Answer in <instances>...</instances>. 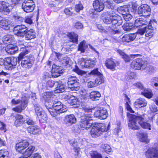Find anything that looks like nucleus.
I'll use <instances>...</instances> for the list:
<instances>
[{"mask_svg": "<svg viewBox=\"0 0 158 158\" xmlns=\"http://www.w3.org/2000/svg\"><path fill=\"white\" fill-rule=\"evenodd\" d=\"M152 21H151L147 27L139 30L136 33L124 35L122 38V41L126 42L132 41L136 38L137 34L143 35L144 33L146 37H149V38H151L152 35V33L153 31V27L152 26Z\"/></svg>", "mask_w": 158, "mask_h": 158, "instance_id": "nucleus-1", "label": "nucleus"}, {"mask_svg": "<svg viewBox=\"0 0 158 158\" xmlns=\"http://www.w3.org/2000/svg\"><path fill=\"white\" fill-rule=\"evenodd\" d=\"M83 110L85 112L88 113L81 117L80 125L82 130H87L90 128L93 123V115L90 113L92 112V109L85 107L83 108Z\"/></svg>", "mask_w": 158, "mask_h": 158, "instance_id": "nucleus-2", "label": "nucleus"}, {"mask_svg": "<svg viewBox=\"0 0 158 158\" xmlns=\"http://www.w3.org/2000/svg\"><path fill=\"white\" fill-rule=\"evenodd\" d=\"M29 95L26 93L22 95L21 99H13L11 101L12 105H18L15 107L12 108V110L16 112L20 113L27 106Z\"/></svg>", "mask_w": 158, "mask_h": 158, "instance_id": "nucleus-3", "label": "nucleus"}, {"mask_svg": "<svg viewBox=\"0 0 158 158\" xmlns=\"http://www.w3.org/2000/svg\"><path fill=\"white\" fill-rule=\"evenodd\" d=\"M28 53V51L26 49L21 52L19 55L18 59L19 60H22L21 65L23 67L26 68H30L33 64L34 58L31 55L25 56Z\"/></svg>", "mask_w": 158, "mask_h": 158, "instance_id": "nucleus-4", "label": "nucleus"}, {"mask_svg": "<svg viewBox=\"0 0 158 158\" xmlns=\"http://www.w3.org/2000/svg\"><path fill=\"white\" fill-rule=\"evenodd\" d=\"M43 98L45 100L46 103H45V106L48 109L50 114L53 117H55L57 115L58 113H59L57 111L54 110V109L50 108L47 107V102H52L54 99L55 96L53 95L52 93L51 92H48L44 93L42 94Z\"/></svg>", "mask_w": 158, "mask_h": 158, "instance_id": "nucleus-5", "label": "nucleus"}, {"mask_svg": "<svg viewBox=\"0 0 158 158\" xmlns=\"http://www.w3.org/2000/svg\"><path fill=\"white\" fill-rule=\"evenodd\" d=\"M103 22L106 24H109L112 23L113 25H120L122 23V19L120 16L115 13H110L106 18L104 19Z\"/></svg>", "mask_w": 158, "mask_h": 158, "instance_id": "nucleus-6", "label": "nucleus"}, {"mask_svg": "<svg viewBox=\"0 0 158 158\" xmlns=\"http://www.w3.org/2000/svg\"><path fill=\"white\" fill-rule=\"evenodd\" d=\"M147 62L141 59L137 58L134 60L131 64V67L137 70H143L146 68Z\"/></svg>", "mask_w": 158, "mask_h": 158, "instance_id": "nucleus-7", "label": "nucleus"}, {"mask_svg": "<svg viewBox=\"0 0 158 158\" xmlns=\"http://www.w3.org/2000/svg\"><path fill=\"white\" fill-rule=\"evenodd\" d=\"M35 112L39 118L40 122L44 123L47 119V116L46 113L43 109L38 105L34 106Z\"/></svg>", "mask_w": 158, "mask_h": 158, "instance_id": "nucleus-8", "label": "nucleus"}, {"mask_svg": "<svg viewBox=\"0 0 158 158\" xmlns=\"http://www.w3.org/2000/svg\"><path fill=\"white\" fill-rule=\"evenodd\" d=\"M127 116L130 118L129 123L128 124L129 127L134 130L139 129V127L138 124L139 120L137 118L138 116H136L128 113Z\"/></svg>", "mask_w": 158, "mask_h": 158, "instance_id": "nucleus-9", "label": "nucleus"}, {"mask_svg": "<svg viewBox=\"0 0 158 158\" xmlns=\"http://www.w3.org/2000/svg\"><path fill=\"white\" fill-rule=\"evenodd\" d=\"M35 7V3L33 0H25L22 4L23 9L27 13L32 11Z\"/></svg>", "mask_w": 158, "mask_h": 158, "instance_id": "nucleus-10", "label": "nucleus"}, {"mask_svg": "<svg viewBox=\"0 0 158 158\" xmlns=\"http://www.w3.org/2000/svg\"><path fill=\"white\" fill-rule=\"evenodd\" d=\"M20 43L22 44V43L20 42L19 44V46L13 45L12 44H9L5 48L6 51L7 53L13 55L15 54L18 50L20 48L21 49H23L22 51H23L25 48H24L25 46L23 44H20Z\"/></svg>", "mask_w": 158, "mask_h": 158, "instance_id": "nucleus-11", "label": "nucleus"}, {"mask_svg": "<svg viewBox=\"0 0 158 158\" xmlns=\"http://www.w3.org/2000/svg\"><path fill=\"white\" fill-rule=\"evenodd\" d=\"M17 62L16 58L13 57L5 58V67L7 69L11 70L16 66Z\"/></svg>", "mask_w": 158, "mask_h": 158, "instance_id": "nucleus-12", "label": "nucleus"}, {"mask_svg": "<svg viewBox=\"0 0 158 158\" xmlns=\"http://www.w3.org/2000/svg\"><path fill=\"white\" fill-rule=\"evenodd\" d=\"M27 29L25 25H17L14 27L13 32L17 36L23 37L25 35Z\"/></svg>", "mask_w": 158, "mask_h": 158, "instance_id": "nucleus-13", "label": "nucleus"}, {"mask_svg": "<svg viewBox=\"0 0 158 158\" xmlns=\"http://www.w3.org/2000/svg\"><path fill=\"white\" fill-rule=\"evenodd\" d=\"M151 9L147 4H143L138 8V14L140 16L144 17L149 16L151 13Z\"/></svg>", "mask_w": 158, "mask_h": 158, "instance_id": "nucleus-14", "label": "nucleus"}, {"mask_svg": "<svg viewBox=\"0 0 158 158\" xmlns=\"http://www.w3.org/2000/svg\"><path fill=\"white\" fill-rule=\"evenodd\" d=\"M145 114L142 115H139L137 118L139 120L138 123L140 126L143 128L148 129L150 130H151L150 124L147 122L146 121V116Z\"/></svg>", "mask_w": 158, "mask_h": 158, "instance_id": "nucleus-15", "label": "nucleus"}, {"mask_svg": "<svg viewBox=\"0 0 158 158\" xmlns=\"http://www.w3.org/2000/svg\"><path fill=\"white\" fill-rule=\"evenodd\" d=\"M89 74L97 75V77L95 81L97 85L101 84L104 82V78L103 75L98 71V69H96L91 71Z\"/></svg>", "mask_w": 158, "mask_h": 158, "instance_id": "nucleus-16", "label": "nucleus"}, {"mask_svg": "<svg viewBox=\"0 0 158 158\" xmlns=\"http://www.w3.org/2000/svg\"><path fill=\"white\" fill-rule=\"evenodd\" d=\"M52 107L60 113H64L67 110L65 106L63 105L60 101L57 100L53 102Z\"/></svg>", "mask_w": 158, "mask_h": 158, "instance_id": "nucleus-17", "label": "nucleus"}, {"mask_svg": "<svg viewBox=\"0 0 158 158\" xmlns=\"http://www.w3.org/2000/svg\"><path fill=\"white\" fill-rule=\"evenodd\" d=\"M105 65L107 68L114 71L115 67L119 65V62L112 58L108 59L105 63Z\"/></svg>", "mask_w": 158, "mask_h": 158, "instance_id": "nucleus-18", "label": "nucleus"}, {"mask_svg": "<svg viewBox=\"0 0 158 158\" xmlns=\"http://www.w3.org/2000/svg\"><path fill=\"white\" fill-rule=\"evenodd\" d=\"M108 113L106 109L98 110L95 111L94 116L99 119H105L107 117Z\"/></svg>", "mask_w": 158, "mask_h": 158, "instance_id": "nucleus-19", "label": "nucleus"}, {"mask_svg": "<svg viewBox=\"0 0 158 158\" xmlns=\"http://www.w3.org/2000/svg\"><path fill=\"white\" fill-rule=\"evenodd\" d=\"M11 9V6L8 3L3 1L0 2V12L7 14L10 11Z\"/></svg>", "mask_w": 158, "mask_h": 158, "instance_id": "nucleus-20", "label": "nucleus"}, {"mask_svg": "<svg viewBox=\"0 0 158 158\" xmlns=\"http://www.w3.org/2000/svg\"><path fill=\"white\" fill-rule=\"evenodd\" d=\"M29 144L28 142L26 140H22L16 145L15 148L16 150L19 152L26 148Z\"/></svg>", "mask_w": 158, "mask_h": 158, "instance_id": "nucleus-21", "label": "nucleus"}, {"mask_svg": "<svg viewBox=\"0 0 158 158\" xmlns=\"http://www.w3.org/2000/svg\"><path fill=\"white\" fill-rule=\"evenodd\" d=\"M62 72L61 67L55 64L53 65L51 70L52 76L54 77H58L60 76V74Z\"/></svg>", "mask_w": 158, "mask_h": 158, "instance_id": "nucleus-22", "label": "nucleus"}, {"mask_svg": "<svg viewBox=\"0 0 158 158\" xmlns=\"http://www.w3.org/2000/svg\"><path fill=\"white\" fill-rule=\"evenodd\" d=\"M146 155L148 158H158V149L149 148L146 152Z\"/></svg>", "mask_w": 158, "mask_h": 158, "instance_id": "nucleus-23", "label": "nucleus"}, {"mask_svg": "<svg viewBox=\"0 0 158 158\" xmlns=\"http://www.w3.org/2000/svg\"><path fill=\"white\" fill-rule=\"evenodd\" d=\"M93 6L94 10L98 12L102 11L104 8V4L101 0H95L94 1Z\"/></svg>", "mask_w": 158, "mask_h": 158, "instance_id": "nucleus-24", "label": "nucleus"}, {"mask_svg": "<svg viewBox=\"0 0 158 158\" xmlns=\"http://www.w3.org/2000/svg\"><path fill=\"white\" fill-rule=\"evenodd\" d=\"M117 52L122 57L124 60L127 62H129L130 61L131 58H134L137 57L139 55L138 54L135 55L132 54L130 56H129L126 55L124 52L119 49L117 50Z\"/></svg>", "mask_w": 158, "mask_h": 158, "instance_id": "nucleus-25", "label": "nucleus"}, {"mask_svg": "<svg viewBox=\"0 0 158 158\" xmlns=\"http://www.w3.org/2000/svg\"><path fill=\"white\" fill-rule=\"evenodd\" d=\"M147 102L143 98L137 99L134 103V106L137 108H142L146 106Z\"/></svg>", "mask_w": 158, "mask_h": 158, "instance_id": "nucleus-26", "label": "nucleus"}, {"mask_svg": "<svg viewBox=\"0 0 158 158\" xmlns=\"http://www.w3.org/2000/svg\"><path fill=\"white\" fill-rule=\"evenodd\" d=\"M90 134L92 137L96 138L100 136L102 133V131L98 127L97 124L93 126L91 130Z\"/></svg>", "mask_w": 158, "mask_h": 158, "instance_id": "nucleus-27", "label": "nucleus"}, {"mask_svg": "<svg viewBox=\"0 0 158 158\" xmlns=\"http://www.w3.org/2000/svg\"><path fill=\"white\" fill-rule=\"evenodd\" d=\"M15 120L14 124L16 127L21 126L24 124L25 120L23 119V117L22 115L17 114L15 116Z\"/></svg>", "mask_w": 158, "mask_h": 158, "instance_id": "nucleus-28", "label": "nucleus"}, {"mask_svg": "<svg viewBox=\"0 0 158 158\" xmlns=\"http://www.w3.org/2000/svg\"><path fill=\"white\" fill-rule=\"evenodd\" d=\"M139 140L142 142L148 143L149 142L148 139V134L145 132H139L137 135Z\"/></svg>", "mask_w": 158, "mask_h": 158, "instance_id": "nucleus-29", "label": "nucleus"}, {"mask_svg": "<svg viewBox=\"0 0 158 158\" xmlns=\"http://www.w3.org/2000/svg\"><path fill=\"white\" fill-rule=\"evenodd\" d=\"M55 85H57V87L55 88V90H54L55 93H59L64 91V85L62 84L61 81L55 82Z\"/></svg>", "mask_w": 158, "mask_h": 158, "instance_id": "nucleus-30", "label": "nucleus"}, {"mask_svg": "<svg viewBox=\"0 0 158 158\" xmlns=\"http://www.w3.org/2000/svg\"><path fill=\"white\" fill-rule=\"evenodd\" d=\"M25 39L26 40H30L36 37V33L34 30L32 29L27 30L25 35Z\"/></svg>", "mask_w": 158, "mask_h": 158, "instance_id": "nucleus-31", "label": "nucleus"}, {"mask_svg": "<svg viewBox=\"0 0 158 158\" xmlns=\"http://www.w3.org/2000/svg\"><path fill=\"white\" fill-rule=\"evenodd\" d=\"M11 26L10 21L7 19H2L0 21V27L5 30L9 29Z\"/></svg>", "mask_w": 158, "mask_h": 158, "instance_id": "nucleus-32", "label": "nucleus"}, {"mask_svg": "<svg viewBox=\"0 0 158 158\" xmlns=\"http://www.w3.org/2000/svg\"><path fill=\"white\" fill-rule=\"evenodd\" d=\"M76 122V118L73 114L67 115L65 117V122L66 124L71 125L75 123Z\"/></svg>", "mask_w": 158, "mask_h": 158, "instance_id": "nucleus-33", "label": "nucleus"}, {"mask_svg": "<svg viewBox=\"0 0 158 158\" xmlns=\"http://www.w3.org/2000/svg\"><path fill=\"white\" fill-rule=\"evenodd\" d=\"M147 21L142 18L137 19L135 21L134 26L135 27H139L148 24Z\"/></svg>", "mask_w": 158, "mask_h": 158, "instance_id": "nucleus-34", "label": "nucleus"}, {"mask_svg": "<svg viewBox=\"0 0 158 158\" xmlns=\"http://www.w3.org/2000/svg\"><path fill=\"white\" fill-rule=\"evenodd\" d=\"M27 130L28 132L34 135L39 134L40 132V130L38 127L34 125L29 126Z\"/></svg>", "mask_w": 158, "mask_h": 158, "instance_id": "nucleus-35", "label": "nucleus"}, {"mask_svg": "<svg viewBox=\"0 0 158 158\" xmlns=\"http://www.w3.org/2000/svg\"><path fill=\"white\" fill-rule=\"evenodd\" d=\"M97 125L100 129V131H102V134L104 132L107 131L110 128V123L108 124L100 123L97 124Z\"/></svg>", "mask_w": 158, "mask_h": 158, "instance_id": "nucleus-36", "label": "nucleus"}, {"mask_svg": "<svg viewBox=\"0 0 158 158\" xmlns=\"http://www.w3.org/2000/svg\"><path fill=\"white\" fill-rule=\"evenodd\" d=\"M89 96L90 98L93 101L98 100L101 96V94L99 92L95 91L91 92Z\"/></svg>", "mask_w": 158, "mask_h": 158, "instance_id": "nucleus-37", "label": "nucleus"}, {"mask_svg": "<svg viewBox=\"0 0 158 158\" xmlns=\"http://www.w3.org/2000/svg\"><path fill=\"white\" fill-rule=\"evenodd\" d=\"M35 149V147L32 146H29L25 152L23 153V154L25 157L27 158L31 155Z\"/></svg>", "mask_w": 158, "mask_h": 158, "instance_id": "nucleus-38", "label": "nucleus"}, {"mask_svg": "<svg viewBox=\"0 0 158 158\" xmlns=\"http://www.w3.org/2000/svg\"><path fill=\"white\" fill-rule=\"evenodd\" d=\"M141 94L148 98H151L153 96L151 90L149 89H145L143 91L141 92Z\"/></svg>", "mask_w": 158, "mask_h": 158, "instance_id": "nucleus-39", "label": "nucleus"}, {"mask_svg": "<svg viewBox=\"0 0 158 158\" xmlns=\"http://www.w3.org/2000/svg\"><path fill=\"white\" fill-rule=\"evenodd\" d=\"M135 27L132 23H126L123 26V29L126 31H129L133 30Z\"/></svg>", "mask_w": 158, "mask_h": 158, "instance_id": "nucleus-40", "label": "nucleus"}, {"mask_svg": "<svg viewBox=\"0 0 158 158\" xmlns=\"http://www.w3.org/2000/svg\"><path fill=\"white\" fill-rule=\"evenodd\" d=\"M68 36L70 40V41L74 43L77 42L78 35L74 32H71L69 33Z\"/></svg>", "mask_w": 158, "mask_h": 158, "instance_id": "nucleus-41", "label": "nucleus"}, {"mask_svg": "<svg viewBox=\"0 0 158 158\" xmlns=\"http://www.w3.org/2000/svg\"><path fill=\"white\" fill-rule=\"evenodd\" d=\"M13 38V36L12 35H7L3 37L2 38V41L4 44H10Z\"/></svg>", "mask_w": 158, "mask_h": 158, "instance_id": "nucleus-42", "label": "nucleus"}, {"mask_svg": "<svg viewBox=\"0 0 158 158\" xmlns=\"http://www.w3.org/2000/svg\"><path fill=\"white\" fill-rule=\"evenodd\" d=\"M118 12L123 15L129 12V10L126 6H123L118 8Z\"/></svg>", "mask_w": 158, "mask_h": 158, "instance_id": "nucleus-43", "label": "nucleus"}, {"mask_svg": "<svg viewBox=\"0 0 158 158\" xmlns=\"http://www.w3.org/2000/svg\"><path fill=\"white\" fill-rule=\"evenodd\" d=\"M80 88V84L78 82H77L72 85L69 86L68 89H69L72 91H76L79 90Z\"/></svg>", "mask_w": 158, "mask_h": 158, "instance_id": "nucleus-44", "label": "nucleus"}, {"mask_svg": "<svg viewBox=\"0 0 158 158\" xmlns=\"http://www.w3.org/2000/svg\"><path fill=\"white\" fill-rule=\"evenodd\" d=\"M125 101L126 102L125 104V106L127 110L128 111H129L131 113H134V111L132 110L130 106L129 105V104L130 102V99L127 96H126Z\"/></svg>", "mask_w": 158, "mask_h": 158, "instance_id": "nucleus-45", "label": "nucleus"}, {"mask_svg": "<svg viewBox=\"0 0 158 158\" xmlns=\"http://www.w3.org/2000/svg\"><path fill=\"white\" fill-rule=\"evenodd\" d=\"M87 47L88 46L86 44L85 41L83 40L79 45L78 50L81 51V52H84L85 50Z\"/></svg>", "mask_w": 158, "mask_h": 158, "instance_id": "nucleus-46", "label": "nucleus"}, {"mask_svg": "<svg viewBox=\"0 0 158 158\" xmlns=\"http://www.w3.org/2000/svg\"><path fill=\"white\" fill-rule=\"evenodd\" d=\"M78 81V79L76 77L74 76H71L69 77L68 78V86L70 85H72L73 84L77 82Z\"/></svg>", "mask_w": 158, "mask_h": 158, "instance_id": "nucleus-47", "label": "nucleus"}, {"mask_svg": "<svg viewBox=\"0 0 158 158\" xmlns=\"http://www.w3.org/2000/svg\"><path fill=\"white\" fill-rule=\"evenodd\" d=\"M136 77V73L131 71H128L126 75V78L128 80L135 79Z\"/></svg>", "mask_w": 158, "mask_h": 158, "instance_id": "nucleus-48", "label": "nucleus"}, {"mask_svg": "<svg viewBox=\"0 0 158 158\" xmlns=\"http://www.w3.org/2000/svg\"><path fill=\"white\" fill-rule=\"evenodd\" d=\"M64 97L65 99H68L69 100V103L70 102H71L72 101H73L74 99L77 98L76 97L69 93H68V94H65L64 95Z\"/></svg>", "mask_w": 158, "mask_h": 158, "instance_id": "nucleus-49", "label": "nucleus"}, {"mask_svg": "<svg viewBox=\"0 0 158 158\" xmlns=\"http://www.w3.org/2000/svg\"><path fill=\"white\" fill-rule=\"evenodd\" d=\"M96 59L93 60H87L86 64H88L87 68H92L96 65Z\"/></svg>", "mask_w": 158, "mask_h": 158, "instance_id": "nucleus-50", "label": "nucleus"}, {"mask_svg": "<svg viewBox=\"0 0 158 158\" xmlns=\"http://www.w3.org/2000/svg\"><path fill=\"white\" fill-rule=\"evenodd\" d=\"M87 60L83 58L80 60L79 63L82 68H87L88 64H86Z\"/></svg>", "mask_w": 158, "mask_h": 158, "instance_id": "nucleus-51", "label": "nucleus"}, {"mask_svg": "<svg viewBox=\"0 0 158 158\" xmlns=\"http://www.w3.org/2000/svg\"><path fill=\"white\" fill-rule=\"evenodd\" d=\"M73 70L75 72L79 75H84L86 73V72L80 69L77 65H75V68Z\"/></svg>", "mask_w": 158, "mask_h": 158, "instance_id": "nucleus-52", "label": "nucleus"}, {"mask_svg": "<svg viewBox=\"0 0 158 158\" xmlns=\"http://www.w3.org/2000/svg\"><path fill=\"white\" fill-rule=\"evenodd\" d=\"M105 5L108 8H112L113 5V0H102Z\"/></svg>", "mask_w": 158, "mask_h": 158, "instance_id": "nucleus-53", "label": "nucleus"}, {"mask_svg": "<svg viewBox=\"0 0 158 158\" xmlns=\"http://www.w3.org/2000/svg\"><path fill=\"white\" fill-rule=\"evenodd\" d=\"M70 143L74 147V151L78 153L80 150V148L79 147L77 146V143L74 141H71Z\"/></svg>", "mask_w": 158, "mask_h": 158, "instance_id": "nucleus-54", "label": "nucleus"}, {"mask_svg": "<svg viewBox=\"0 0 158 158\" xmlns=\"http://www.w3.org/2000/svg\"><path fill=\"white\" fill-rule=\"evenodd\" d=\"M101 147L107 153L111 152V147L107 144H102Z\"/></svg>", "mask_w": 158, "mask_h": 158, "instance_id": "nucleus-55", "label": "nucleus"}, {"mask_svg": "<svg viewBox=\"0 0 158 158\" xmlns=\"http://www.w3.org/2000/svg\"><path fill=\"white\" fill-rule=\"evenodd\" d=\"M92 158H102L101 155L96 151H93L91 153Z\"/></svg>", "mask_w": 158, "mask_h": 158, "instance_id": "nucleus-56", "label": "nucleus"}, {"mask_svg": "<svg viewBox=\"0 0 158 158\" xmlns=\"http://www.w3.org/2000/svg\"><path fill=\"white\" fill-rule=\"evenodd\" d=\"M121 124L120 122H119L116 125V127L114 129V132L115 134L118 135V133L121 131Z\"/></svg>", "mask_w": 158, "mask_h": 158, "instance_id": "nucleus-57", "label": "nucleus"}, {"mask_svg": "<svg viewBox=\"0 0 158 158\" xmlns=\"http://www.w3.org/2000/svg\"><path fill=\"white\" fill-rule=\"evenodd\" d=\"M8 154V151L6 149L0 150V157L5 158Z\"/></svg>", "mask_w": 158, "mask_h": 158, "instance_id": "nucleus-58", "label": "nucleus"}, {"mask_svg": "<svg viewBox=\"0 0 158 158\" xmlns=\"http://www.w3.org/2000/svg\"><path fill=\"white\" fill-rule=\"evenodd\" d=\"M129 13H127L123 15L124 19L127 21L130 20L132 18L131 15Z\"/></svg>", "mask_w": 158, "mask_h": 158, "instance_id": "nucleus-59", "label": "nucleus"}, {"mask_svg": "<svg viewBox=\"0 0 158 158\" xmlns=\"http://www.w3.org/2000/svg\"><path fill=\"white\" fill-rule=\"evenodd\" d=\"M70 61V59L67 56H65L62 58L61 62L63 64L66 65L69 64Z\"/></svg>", "mask_w": 158, "mask_h": 158, "instance_id": "nucleus-60", "label": "nucleus"}, {"mask_svg": "<svg viewBox=\"0 0 158 158\" xmlns=\"http://www.w3.org/2000/svg\"><path fill=\"white\" fill-rule=\"evenodd\" d=\"M134 85L136 87L138 88L139 89L143 91L145 89L143 84L140 82H138L134 84Z\"/></svg>", "mask_w": 158, "mask_h": 158, "instance_id": "nucleus-61", "label": "nucleus"}, {"mask_svg": "<svg viewBox=\"0 0 158 158\" xmlns=\"http://www.w3.org/2000/svg\"><path fill=\"white\" fill-rule=\"evenodd\" d=\"M72 8L71 7L66 8L64 10L65 13L68 15H72L73 14Z\"/></svg>", "mask_w": 158, "mask_h": 158, "instance_id": "nucleus-62", "label": "nucleus"}, {"mask_svg": "<svg viewBox=\"0 0 158 158\" xmlns=\"http://www.w3.org/2000/svg\"><path fill=\"white\" fill-rule=\"evenodd\" d=\"M83 6L81 3L76 5L75 7V10L76 12H79L81 10H83Z\"/></svg>", "mask_w": 158, "mask_h": 158, "instance_id": "nucleus-63", "label": "nucleus"}, {"mask_svg": "<svg viewBox=\"0 0 158 158\" xmlns=\"http://www.w3.org/2000/svg\"><path fill=\"white\" fill-rule=\"evenodd\" d=\"M97 85L95 81H90L87 83V86L89 88H92L96 86Z\"/></svg>", "mask_w": 158, "mask_h": 158, "instance_id": "nucleus-64", "label": "nucleus"}]
</instances>
